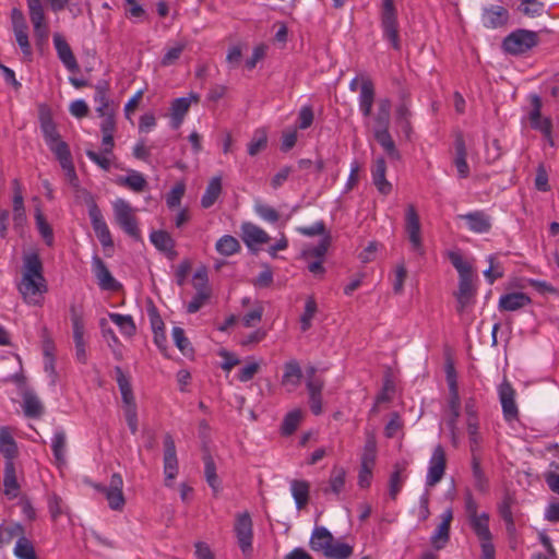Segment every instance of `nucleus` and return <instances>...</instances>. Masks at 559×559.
Wrapping results in <instances>:
<instances>
[{"label": "nucleus", "mask_w": 559, "mask_h": 559, "mask_svg": "<svg viewBox=\"0 0 559 559\" xmlns=\"http://www.w3.org/2000/svg\"><path fill=\"white\" fill-rule=\"evenodd\" d=\"M353 554V548L345 543H332L328 551L324 554L329 558L333 559H347Z\"/></svg>", "instance_id": "62"}, {"label": "nucleus", "mask_w": 559, "mask_h": 559, "mask_svg": "<svg viewBox=\"0 0 559 559\" xmlns=\"http://www.w3.org/2000/svg\"><path fill=\"white\" fill-rule=\"evenodd\" d=\"M267 133L264 129H257L248 143V154L255 156L266 148Z\"/></svg>", "instance_id": "55"}, {"label": "nucleus", "mask_w": 559, "mask_h": 559, "mask_svg": "<svg viewBox=\"0 0 559 559\" xmlns=\"http://www.w3.org/2000/svg\"><path fill=\"white\" fill-rule=\"evenodd\" d=\"M302 418L300 409H294L289 412L283 421L282 431L284 435H292L299 426Z\"/></svg>", "instance_id": "63"}, {"label": "nucleus", "mask_w": 559, "mask_h": 559, "mask_svg": "<svg viewBox=\"0 0 559 559\" xmlns=\"http://www.w3.org/2000/svg\"><path fill=\"white\" fill-rule=\"evenodd\" d=\"M455 158L454 165L457 170L460 178H467L469 176V166L466 162L467 150L464 138L461 133L455 136L454 140Z\"/></svg>", "instance_id": "30"}, {"label": "nucleus", "mask_w": 559, "mask_h": 559, "mask_svg": "<svg viewBox=\"0 0 559 559\" xmlns=\"http://www.w3.org/2000/svg\"><path fill=\"white\" fill-rule=\"evenodd\" d=\"M222 193V177L215 176L211 178L201 198V205L204 209L211 207Z\"/></svg>", "instance_id": "41"}, {"label": "nucleus", "mask_w": 559, "mask_h": 559, "mask_svg": "<svg viewBox=\"0 0 559 559\" xmlns=\"http://www.w3.org/2000/svg\"><path fill=\"white\" fill-rule=\"evenodd\" d=\"M109 319L119 328L126 336L135 334L136 328L131 316L120 313H109Z\"/></svg>", "instance_id": "54"}, {"label": "nucleus", "mask_w": 559, "mask_h": 559, "mask_svg": "<svg viewBox=\"0 0 559 559\" xmlns=\"http://www.w3.org/2000/svg\"><path fill=\"white\" fill-rule=\"evenodd\" d=\"M116 381L121 393L123 405L134 404V395L132 391V385L128 376L124 374L123 370L120 367H115Z\"/></svg>", "instance_id": "38"}, {"label": "nucleus", "mask_w": 559, "mask_h": 559, "mask_svg": "<svg viewBox=\"0 0 559 559\" xmlns=\"http://www.w3.org/2000/svg\"><path fill=\"white\" fill-rule=\"evenodd\" d=\"M405 231L411 242L412 251L423 257L425 254V249L420 233V221L413 204H408L405 211Z\"/></svg>", "instance_id": "6"}, {"label": "nucleus", "mask_w": 559, "mask_h": 559, "mask_svg": "<svg viewBox=\"0 0 559 559\" xmlns=\"http://www.w3.org/2000/svg\"><path fill=\"white\" fill-rule=\"evenodd\" d=\"M187 48V41L179 40L174 44L167 45L165 53L160 59L163 67L174 66L181 57L183 50Z\"/></svg>", "instance_id": "43"}, {"label": "nucleus", "mask_w": 559, "mask_h": 559, "mask_svg": "<svg viewBox=\"0 0 559 559\" xmlns=\"http://www.w3.org/2000/svg\"><path fill=\"white\" fill-rule=\"evenodd\" d=\"M349 91L358 94V107L364 118L370 119L376 99V90L372 80L367 75H357L349 82Z\"/></svg>", "instance_id": "3"}, {"label": "nucleus", "mask_w": 559, "mask_h": 559, "mask_svg": "<svg viewBox=\"0 0 559 559\" xmlns=\"http://www.w3.org/2000/svg\"><path fill=\"white\" fill-rule=\"evenodd\" d=\"M449 259L459 273V281L473 278V267L467 261L463 259L460 252H449Z\"/></svg>", "instance_id": "48"}, {"label": "nucleus", "mask_w": 559, "mask_h": 559, "mask_svg": "<svg viewBox=\"0 0 559 559\" xmlns=\"http://www.w3.org/2000/svg\"><path fill=\"white\" fill-rule=\"evenodd\" d=\"M467 433H468V440H469V447L472 455L477 454V452L480 449V443L483 441V438L478 431V420H467Z\"/></svg>", "instance_id": "58"}, {"label": "nucleus", "mask_w": 559, "mask_h": 559, "mask_svg": "<svg viewBox=\"0 0 559 559\" xmlns=\"http://www.w3.org/2000/svg\"><path fill=\"white\" fill-rule=\"evenodd\" d=\"M476 288L472 280L459 281V289L455 293L456 311L463 314L475 301Z\"/></svg>", "instance_id": "17"}, {"label": "nucleus", "mask_w": 559, "mask_h": 559, "mask_svg": "<svg viewBox=\"0 0 559 559\" xmlns=\"http://www.w3.org/2000/svg\"><path fill=\"white\" fill-rule=\"evenodd\" d=\"M471 528L476 534L480 542V546L485 544H492V535L489 530V514L483 512L476 516L467 519Z\"/></svg>", "instance_id": "26"}, {"label": "nucleus", "mask_w": 559, "mask_h": 559, "mask_svg": "<svg viewBox=\"0 0 559 559\" xmlns=\"http://www.w3.org/2000/svg\"><path fill=\"white\" fill-rule=\"evenodd\" d=\"M13 190V219L16 225H21L25 218V207L23 198V188L19 179L12 180Z\"/></svg>", "instance_id": "32"}, {"label": "nucleus", "mask_w": 559, "mask_h": 559, "mask_svg": "<svg viewBox=\"0 0 559 559\" xmlns=\"http://www.w3.org/2000/svg\"><path fill=\"white\" fill-rule=\"evenodd\" d=\"M92 271L97 278V283L103 290H117L120 284L115 280L105 262L97 255L92 259Z\"/></svg>", "instance_id": "15"}, {"label": "nucleus", "mask_w": 559, "mask_h": 559, "mask_svg": "<svg viewBox=\"0 0 559 559\" xmlns=\"http://www.w3.org/2000/svg\"><path fill=\"white\" fill-rule=\"evenodd\" d=\"M215 249L219 254L229 257L240 250V243L234 236L225 235L216 241Z\"/></svg>", "instance_id": "53"}, {"label": "nucleus", "mask_w": 559, "mask_h": 559, "mask_svg": "<svg viewBox=\"0 0 559 559\" xmlns=\"http://www.w3.org/2000/svg\"><path fill=\"white\" fill-rule=\"evenodd\" d=\"M204 462V475L206 483L212 488L214 495L216 496L221 491V481L216 474V465L213 457L210 454H205L203 456Z\"/></svg>", "instance_id": "44"}, {"label": "nucleus", "mask_w": 559, "mask_h": 559, "mask_svg": "<svg viewBox=\"0 0 559 559\" xmlns=\"http://www.w3.org/2000/svg\"><path fill=\"white\" fill-rule=\"evenodd\" d=\"M17 289L28 305H39L47 292L43 262L36 251L23 255L22 278Z\"/></svg>", "instance_id": "1"}, {"label": "nucleus", "mask_w": 559, "mask_h": 559, "mask_svg": "<svg viewBox=\"0 0 559 559\" xmlns=\"http://www.w3.org/2000/svg\"><path fill=\"white\" fill-rule=\"evenodd\" d=\"M164 474H165V485L171 486V481L177 477L179 466L178 459L176 452L175 441L171 435L166 433L164 436Z\"/></svg>", "instance_id": "13"}, {"label": "nucleus", "mask_w": 559, "mask_h": 559, "mask_svg": "<svg viewBox=\"0 0 559 559\" xmlns=\"http://www.w3.org/2000/svg\"><path fill=\"white\" fill-rule=\"evenodd\" d=\"M407 463H396L394 465V471L390 475L389 479V496L391 499L395 500L399 492L401 491L405 477L402 475L406 471Z\"/></svg>", "instance_id": "40"}, {"label": "nucleus", "mask_w": 559, "mask_h": 559, "mask_svg": "<svg viewBox=\"0 0 559 559\" xmlns=\"http://www.w3.org/2000/svg\"><path fill=\"white\" fill-rule=\"evenodd\" d=\"M211 289H197L192 300L187 305V311L189 313L198 312L210 299Z\"/></svg>", "instance_id": "64"}, {"label": "nucleus", "mask_w": 559, "mask_h": 559, "mask_svg": "<svg viewBox=\"0 0 559 559\" xmlns=\"http://www.w3.org/2000/svg\"><path fill=\"white\" fill-rule=\"evenodd\" d=\"M23 411L25 416L32 418L40 417L44 414V405L34 392L23 393Z\"/></svg>", "instance_id": "39"}, {"label": "nucleus", "mask_w": 559, "mask_h": 559, "mask_svg": "<svg viewBox=\"0 0 559 559\" xmlns=\"http://www.w3.org/2000/svg\"><path fill=\"white\" fill-rule=\"evenodd\" d=\"M448 382H449V408L451 411L452 417L449 420V427L454 430L456 426L457 418L460 417V408H461V400L459 395L457 384L454 376V370L450 367L448 371Z\"/></svg>", "instance_id": "20"}, {"label": "nucleus", "mask_w": 559, "mask_h": 559, "mask_svg": "<svg viewBox=\"0 0 559 559\" xmlns=\"http://www.w3.org/2000/svg\"><path fill=\"white\" fill-rule=\"evenodd\" d=\"M447 467V455L441 444L435 447L429 460L428 471L426 475V486L433 487L444 476Z\"/></svg>", "instance_id": "11"}, {"label": "nucleus", "mask_w": 559, "mask_h": 559, "mask_svg": "<svg viewBox=\"0 0 559 559\" xmlns=\"http://www.w3.org/2000/svg\"><path fill=\"white\" fill-rule=\"evenodd\" d=\"M346 476L347 471L343 466L334 465L331 468L326 486L322 488V492L338 498L345 489Z\"/></svg>", "instance_id": "18"}, {"label": "nucleus", "mask_w": 559, "mask_h": 559, "mask_svg": "<svg viewBox=\"0 0 559 559\" xmlns=\"http://www.w3.org/2000/svg\"><path fill=\"white\" fill-rule=\"evenodd\" d=\"M460 218L464 219L468 229L475 234H486L491 229V218L483 211L460 215Z\"/></svg>", "instance_id": "23"}, {"label": "nucleus", "mask_w": 559, "mask_h": 559, "mask_svg": "<svg viewBox=\"0 0 559 559\" xmlns=\"http://www.w3.org/2000/svg\"><path fill=\"white\" fill-rule=\"evenodd\" d=\"M538 43L537 34L533 31L518 29L503 40V48L512 55H521L532 49Z\"/></svg>", "instance_id": "4"}, {"label": "nucleus", "mask_w": 559, "mask_h": 559, "mask_svg": "<svg viewBox=\"0 0 559 559\" xmlns=\"http://www.w3.org/2000/svg\"><path fill=\"white\" fill-rule=\"evenodd\" d=\"M198 100L199 96L193 93H191L188 97H180L173 100L170 106V120L171 127L174 129H178L181 126L192 102L197 103Z\"/></svg>", "instance_id": "16"}, {"label": "nucleus", "mask_w": 559, "mask_h": 559, "mask_svg": "<svg viewBox=\"0 0 559 559\" xmlns=\"http://www.w3.org/2000/svg\"><path fill=\"white\" fill-rule=\"evenodd\" d=\"M472 476L475 488L480 492L488 490V478L481 468L480 459L477 454L472 455Z\"/></svg>", "instance_id": "49"}, {"label": "nucleus", "mask_w": 559, "mask_h": 559, "mask_svg": "<svg viewBox=\"0 0 559 559\" xmlns=\"http://www.w3.org/2000/svg\"><path fill=\"white\" fill-rule=\"evenodd\" d=\"M518 11L530 17H537L544 14L545 4L539 0L522 2L518 7Z\"/></svg>", "instance_id": "61"}, {"label": "nucleus", "mask_w": 559, "mask_h": 559, "mask_svg": "<svg viewBox=\"0 0 559 559\" xmlns=\"http://www.w3.org/2000/svg\"><path fill=\"white\" fill-rule=\"evenodd\" d=\"M53 45L57 50L58 57L62 61L64 67L70 71H76V59L71 50V47L60 34L53 35Z\"/></svg>", "instance_id": "29"}, {"label": "nucleus", "mask_w": 559, "mask_h": 559, "mask_svg": "<svg viewBox=\"0 0 559 559\" xmlns=\"http://www.w3.org/2000/svg\"><path fill=\"white\" fill-rule=\"evenodd\" d=\"M334 542L333 535L323 526L316 527L310 537V547L314 551L325 554Z\"/></svg>", "instance_id": "35"}, {"label": "nucleus", "mask_w": 559, "mask_h": 559, "mask_svg": "<svg viewBox=\"0 0 559 559\" xmlns=\"http://www.w3.org/2000/svg\"><path fill=\"white\" fill-rule=\"evenodd\" d=\"M386 164L383 157H378L371 168L372 182L378 191L388 195L392 191V185L385 178Z\"/></svg>", "instance_id": "28"}, {"label": "nucleus", "mask_w": 559, "mask_h": 559, "mask_svg": "<svg viewBox=\"0 0 559 559\" xmlns=\"http://www.w3.org/2000/svg\"><path fill=\"white\" fill-rule=\"evenodd\" d=\"M306 373V385L309 394H321L324 386V381L322 378L317 377V368L311 366L307 369Z\"/></svg>", "instance_id": "59"}, {"label": "nucleus", "mask_w": 559, "mask_h": 559, "mask_svg": "<svg viewBox=\"0 0 559 559\" xmlns=\"http://www.w3.org/2000/svg\"><path fill=\"white\" fill-rule=\"evenodd\" d=\"M449 259L459 273V281L473 278V267L467 261L463 259L460 252H449Z\"/></svg>", "instance_id": "47"}, {"label": "nucleus", "mask_w": 559, "mask_h": 559, "mask_svg": "<svg viewBox=\"0 0 559 559\" xmlns=\"http://www.w3.org/2000/svg\"><path fill=\"white\" fill-rule=\"evenodd\" d=\"M263 313L264 308L262 302L255 301L253 308L249 312L243 314V317L241 318L242 325L246 328L255 326L258 323L261 322Z\"/></svg>", "instance_id": "57"}, {"label": "nucleus", "mask_w": 559, "mask_h": 559, "mask_svg": "<svg viewBox=\"0 0 559 559\" xmlns=\"http://www.w3.org/2000/svg\"><path fill=\"white\" fill-rule=\"evenodd\" d=\"M392 103L390 98L383 97L377 102V110L372 116V132L374 130H386L390 127Z\"/></svg>", "instance_id": "25"}, {"label": "nucleus", "mask_w": 559, "mask_h": 559, "mask_svg": "<svg viewBox=\"0 0 559 559\" xmlns=\"http://www.w3.org/2000/svg\"><path fill=\"white\" fill-rule=\"evenodd\" d=\"M95 488L105 495L111 510L121 511L123 509L126 499L122 491L123 479L120 474H112L108 486L96 485Z\"/></svg>", "instance_id": "8"}, {"label": "nucleus", "mask_w": 559, "mask_h": 559, "mask_svg": "<svg viewBox=\"0 0 559 559\" xmlns=\"http://www.w3.org/2000/svg\"><path fill=\"white\" fill-rule=\"evenodd\" d=\"M240 230L242 241L251 251H255L257 246L267 243L271 239L264 229L251 222L242 223Z\"/></svg>", "instance_id": "14"}, {"label": "nucleus", "mask_w": 559, "mask_h": 559, "mask_svg": "<svg viewBox=\"0 0 559 559\" xmlns=\"http://www.w3.org/2000/svg\"><path fill=\"white\" fill-rule=\"evenodd\" d=\"M88 216L91 219L92 227L102 243L103 247H112L114 241L111 238L110 230L104 219L100 209L96 204L95 200L90 197L87 200Z\"/></svg>", "instance_id": "9"}, {"label": "nucleus", "mask_w": 559, "mask_h": 559, "mask_svg": "<svg viewBox=\"0 0 559 559\" xmlns=\"http://www.w3.org/2000/svg\"><path fill=\"white\" fill-rule=\"evenodd\" d=\"M509 20V12L501 5H491L484 9L481 14L483 25L487 28L504 26Z\"/></svg>", "instance_id": "22"}, {"label": "nucleus", "mask_w": 559, "mask_h": 559, "mask_svg": "<svg viewBox=\"0 0 559 559\" xmlns=\"http://www.w3.org/2000/svg\"><path fill=\"white\" fill-rule=\"evenodd\" d=\"M107 92L108 83L106 81H100L95 85L94 100L97 104L96 112L98 115H105L109 111H114L109 106Z\"/></svg>", "instance_id": "45"}, {"label": "nucleus", "mask_w": 559, "mask_h": 559, "mask_svg": "<svg viewBox=\"0 0 559 559\" xmlns=\"http://www.w3.org/2000/svg\"><path fill=\"white\" fill-rule=\"evenodd\" d=\"M3 486L5 496H8L10 499L17 497L20 486L16 478L14 462H4Z\"/></svg>", "instance_id": "34"}, {"label": "nucleus", "mask_w": 559, "mask_h": 559, "mask_svg": "<svg viewBox=\"0 0 559 559\" xmlns=\"http://www.w3.org/2000/svg\"><path fill=\"white\" fill-rule=\"evenodd\" d=\"M377 441L373 435H369L366 439L364 451L360 457V464L376 465Z\"/></svg>", "instance_id": "56"}, {"label": "nucleus", "mask_w": 559, "mask_h": 559, "mask_svg": "<svg viewBox=\"0 0 559 559\" xmlns=\"http://www.w3.org/2000/svg\"><path fill=\"white\" fill-rule=\"evenodd\" d=\"M21 534H24V527L19 523L1 524L0 525V549L11 544L13 539H17Z\"/></svg>", "instance_id": "51"}, {"label": "nucleus", "mask_w": 559, "mask_h": 559, "mask_svg": "<svg viewBox=\"0 0 559 559\" xmlns=\"http://www.w3.org/2000/svg\"><path fill=\"white\" fill-rule=\"evenodd\" d=\"M70 318L72 323V333H73V341L75 345V356L76 359L85 364L87 359L86 355V342L84 338L85 335V322L83 318L82 311L76 309L75 306H72L70 308Z\"/></svg>", "instance_id": "7"}, {"label": "nucleus", "mask_w": 559, "mask_h": 559, "mask_svg": "<svg viewBox=\"0 0 559 559\" xmlns=\"http://www.w3.org/2000/svg\"><path fill=\"white\" fill-rule=\"evenodd\" d=\"M532 302L528 295L522 292H514L501 295L498 302L499 310L502 311H516Z\"/></svg>", "instance_id": "24"}, {"label": "nucleus", "mask_w": 559, "mask_h": 559, "mask_svg": "<svg viewBox=\"0 0 559 559\" xmlns=\"http://www.w3.org/2000/svg\"><path fill=\"white\" fill-rule=\"evenodd\" d=\"M13 554L19 559H37L32 542L25 537V533L21 534L16 539Z\"/></svg>", "instance_id": "50"}, {"label": "nucleus", "mask_w": 559, "mask_h": 559, "mask_svg": "<svg viewBox=\"0 0 559 559\" xmlns=\"http://www.w3.org/2000/svg\"><path fill=\"white\" fill-rule=\"evenodd\" d=\"M532 110L528 115L530 124L533 129L540 131L546 138L550 140L551 135V122L548 118H543L540 114L542 102L540 98L535 95L532 99Z\"/></svg>", "instance_id": "19"}, {"label": "nucleus", "mask_w": 559, "mask_h": 559, "mask_svg": "<svg viewBox=\"0 0 559 559\" xmlns=\"http://www.w3.org/2000/svg\"><path fill=\"white\" fill-rule=\"evenodd\" d=\"M301 378L302 371L297 360L293 359L284 365V373L281 382L288 392H293L299 386Z\"/></svg>", "instance_id": "27"}, {"label": "nucleus", "mask_w": 559, "mask_h": 559, "mask_svg": "<svg viewBox=\"0 0 559 559\" xmlns=\"http://www.w3.org/2000/svg\"><path fill=\"white\" fill-rule=\"evenodd\" d=\"M373 136L380 146L383 148L388 157L392 160H399L401 153L397 150L394 140L391 136L389 129L386 130H374Z\"/></svg>", "instance_id": "36"}, {"label": "nucleus", "mask_w": 559, "mask_h": 559, "mask_svg": "<svg viewBox=\"0 0 559 559\" xmlns=\"http://www.w3.org/2000/svg\"><path fill=\"white\" fill-rule=\"evenodd\" d=\"M310 485L306 480L294 479L290 481V491L298 509H302L309 499Z\"/></svg>", "instance_id": "42"}, {"label": "nucleus", "mask_w": 559, "mask_h": 559, "mask_svg": "<svg viewBox=\"0 0 559 559\" xmlns=\"http://www.w3.org/2000/svg\"><path fill=\"white\" fill-rule=\"evenodd\" d=\"M442 521L433 532L430 538V543L436 549H442L450 538V525L453 519L451 509L445 510L442 515Z\"/></svg>", "instance_id": "21"}, {"label": "nucleus", "mask_w": 559, "mask_h": 559, "mask_svg": "<svg viewBox=\"0 0 559 559\" xmlns=\"http://www.w3.org/2000/svg\"><path fill=\"white\" fill-rule=\"evenodd\" d=\"M51 450L58 467L66 465L67 433L63 429H57L51 438Z\"/></svg>", "instance_id": "31"}, {"label": "nucleus", "mask_w": 559, "mask_h": 559, "mask_svg": "<svg viewBox=\"0 0 559 559\" xmlns=\"http://www.w3.org/2000/svg\"><path fill=\"white\" fill-rule=\"evenodd\" d=\"M0 453L4 456L5 462L11 461L17 455V445L11 435L9 427H0Z\"/></svg>", "instance_id": "37"}, {"label": "nucleus", "mask_w": 559, "mask_h": 559, "mask_svg": "<svg viewBox=\"0 0 559 559\" xmlns=\"http://www.w3.org/2000/svg\"><path fill=\"white\" fill-rule=\"evenodd\" d=\"M117 182L134 192H142L147 186L144 176L136 170H130L128 176L120 177Z\"/></svg>", "instance_id": "46"}, {"label": "nucleus", "mask_w": 559, "mask_h": 559, "mask_svg": "<svg viewBox=\"0 0 559 559\" xmlns=\"http://www.w3.org/2000/svg\"><path fill=\"white\" fill-rule=\"evenodd\" d=\"M39 122L40 130L47 146L61 140L57 127L48 111H40Z\"/></svg>", "instance_id": "33"}, {"label": "nucleus", "mask_w": 559, "mask_h": 559, "mask_svg": "<svg viewBox=\"0 0 559 559\" xmlns=\"http://www.w3.org/2000/svg\"><path fill=\"white\" fill-rule=\"evenodd\" d=\"M234 531L242 554L248 556L252 551L253 539L252 520L248 512L237 514Z\"/></svg>", "instance_id": "10"}, {"label": "nucleus", "mask_w": 559, "mask_h": 559, "mask_svg": "<svg viewBox=\"0 0 559 559\" xmlns=\"http://www.w3.org/2000/svg\"><path fill=\"white\" fill-rule=\"evenodd\" d=\"M381 27L384 38L392 44L394 49H400L397 14L393 0H383Z\"/></svg>", "instance_id": "5"}, {"label": "nucleus", "mask_w": 559, "mask_h": 559, "mask_svg": "<svg viewBox=\"0 0 559 559\" xmlns=\"http://www.w3.org/2000/svg\"><path fill=\"white\" fill-rule=\"evenodd\" d=\"M174 343L178 347V349L186 356H189L193 353V348L191 346L190 341L186 337L183 329L179 326H175L171 332Z\"/></svg>", "instance_id": "60"}, {"label": "nucleus", "mask_w": 559, "mask_h": 559, "mask_svg": "<svg viewBox=\"0 0 559 559\" xmlns=\"http://www.w3.org/2000/svg\"><path fill=\"white\" fill-rule=\"evenodd\" d=\"M135 209L124 199H116L112 202V212L116 224L134 240L141 239V231L138 226Z\"/></svg>", "instance_id": "2"}, {"label": "nucleus", "mask_w": 559, "mask_h": 559, "mask_svg": "<svg viewBox=\"0 0 559 559\" xmlns=\"http://www.w3.org/2000/svg\"><path fill=\"white\" fill-rule=\"evenodd\" d=\"M150 240L159 251L173 252L174 250L175 241L167 231L154 230L150 235Z\"/></svg>", "instance_id": "52"}, {"label": "nucleus", "mask_w": 559, "mask_h": 559, "mask_svg": "<svg viewBox=\"0 0 559 559\" xmlns=\"http://www.w3.org/2000/svg\"><path fill=\"white\" fill-rule=\"evenodd\" d=\"M498 396L504 420L508 423L518 420L519 408L515 402V390L507 379L498 386Z\"/></svg>", "instance_id": "12"}]
</instances>
